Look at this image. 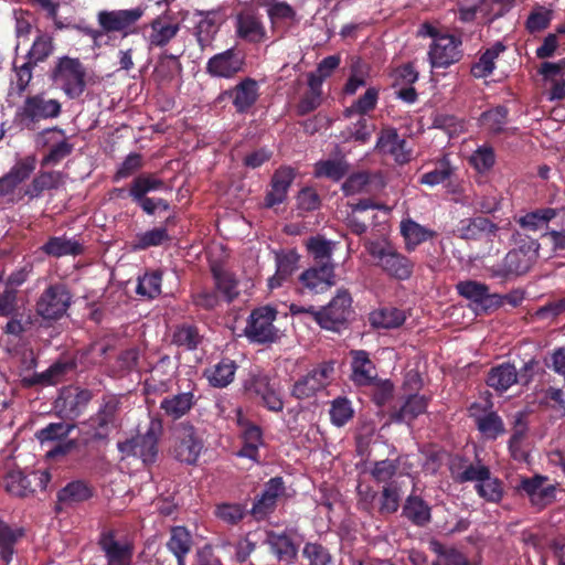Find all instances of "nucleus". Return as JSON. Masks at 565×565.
<instances>
[{"label": "nucleus", "mask_w": 565, "mask_h": 565, "mask_svg": "<svg viewBox=\"0 0 565 565\" xmlns=\"http://www.w3.org/2000/svg\"><path fill=\"white\" fill-rule=\"evenodd\" d=\"M537 239L524 237L516 241V247L510 249L503 259L489 268L493 278L511 280L530 271L539 258Z\"/></svg>", "instance_id": "obj_1"}, {"label": "nucleus", "mask_w": 565, "mask_h": 565, "mask_svg": "<svg viewBox=\"0 0 565 565\" xmlns=\"http://www.w3.org/2000/svg\"><path fill=\"white\" fill-rule=\"evenodd\" d=\"M49 78L70 99L79 98L86 89V67L78 57L63 55L54 61Z\"/></svg>", "instance_id": "obj_2"}, {"label": "nucleus", "mask_w": 565, "mask_h": 565, "mask_svg": "<svg viewBox=\"0 0 565 565\" xmlns=\"http://www.w3.org/2000/svg\"><path fill=\"white\" fill-rule=\"evenodd\" d=\"M365 249L373 258L374 265L395 280H407L414 273V262L399 253L391 243L366 241Z\"/></svg>", "instance_id": "obj_3"}, {"label": "nucleus", "mask_w": 565, "mask_h": 565, "mask_svg": "<svg viewBox=\"0 0 565 565\" xmlns=\"http://www.w3.org/2000/svg\"><path fill=\"white\" fill-rule=\"evenodd\" d=\"M162 435L161 419H151L145 434H139L125 441H119L117 448L122 457H136L148 466L156 462L159 454V440Z\"/></svg>", "instance_id": "obj_4"}, {"label": "nucleus", "mask_w": 565, "mask_h": 565, "mask_svg": "<svg viewBox=\"0 0 565 565\" xmlns=\"http://www.w3.org/2000/svg\"><path fill=\"white\" fill-rule=\"evenodd\" d=\"M166 189L162 179L152 173H141L136 177L129 188V196L131 200L148 215H153L158 209L168 211L170 204L161 198H149L148 193Z\"/></svg>", "instance_id": "obj_5"}, {"label": "nucleus", "mask_w": 565, "mask_h": 565, "mask_svg": "<svg viewBox=\"0 0 565 565\" xmlns=\"http://www.w3.org/2000/svg\"><path fill=\"white\" fill-rule=\"evenodd\" d=\"M62 113V104L55 98H47L44 93L28 96L17 110V118L28 129H34L42 120L55 119Z\"/></svg>", "instance_id": "obj_6"}, {"label": "nucleus", "mask_w": 565, "mask_h": 565, "mask_svg": "<svg viewBox=\"0 0 565 565\" xmlns=\"http://www.w3.org/2000/svg\"><path fill=\"white\" fill-rule=\"evenodd\" d=\"M243 388L248 398L257 401L267 411L282 412L284 399L280 386L278 383L271 382L267 374H252L245 380Z\"/></svg>", "instance_id": "obj_7"}, {"label": "nucleus", "mask_w": 565, "mask_h": 565, "mask_svg": "<svg viewBox=\"0 0 565 565\" xmlns=\"http://www.w3.org/2000/svg\"><path fill=\"white\" fill-rule=\"evenodd\" d=\"M204 439L192 424H181L174 434L171 446L172 457L184 465L195 466L204 450Z\"/></svg>", "instance_id": "obj_8"}, {"label": "nucleus", "mask_w": 565, "mask_h": 565, "mask_svg": "<svg viewBox=\"0 0 565 565\" xmlns=\"http://www.w3.org/2000/svg\"><path fill=\"white\" fill-rule=\"evenodd\" d=\"M38 148H47V152L40 161L41 168L54 167L71 156L74 145L68 141L65 130L54 126L45 128L35 136Z\"/></svg>", "instance_id": "obj_9"}, {"label": "nucleus", "mask_w": 565, "mask_h": 565, "mask_svg": "<svg viewBox=\"0 0 565 565\" xmlns=\"http://www.w3.org/2000/svg\"><path fill=\"white\" fill-rule=\"evenodd\" d=\"M146 9L141 6L131 9L102 10L97 13L98 26L105 36L120 33L122 38L137 33L136 24L143 17Z\"/></svg>", "instance_id": "obj_10"}, {"label": "nucleus", "mask_w": 565, "mask_h": 565, "mask_svg": "<svg viewBox=\"0 0 565 565\" xmlns=\"http://www.w3.org/2000/svg\"><path fill=\"white\" fill-rule=\"evenodd\" d=\"M72 298L66 284H50L38 298L35 311L45 320H58L67 312Z\"/></svg>", "instance_id": "obj_11"}, {"label": "nucleus", "mask_w": 565, "mask_h": 565, "mask_svg": "<svg viewBox=\"0 0 565 565\" xmlns=\"http://www.w3.org/2000/svg\"><path fill=\"white\" fill-rule=\"evenodd\" d=\"M352 312V297L348 289H338L330 302L315 313V321L326 330L339 331Z\"/></svg>", "instance_id": "obj_12"}, {"label": "nucleus", "mask_w": 565, "mask_h": 565, "mask_svg": "<svg viewBox=\"0 0 565 565\" xmlns=\"http://www.w3.org/2000/svg\"><path fill=\"white\" fill-rule=\"evenodd\" d=\"M334 365V361L319 363L294 383L290 388V395L300 401L313 397L332 382L335 371Z\"/></svg>", "instance_id": "obj_13"}, {"label": "nucleus", "mask_w": 565, "mask_h": 565, "mask_svg": "<svg viewBox=\"0 0 565 565\" xmlns=\"http://www.w3.org/2000/svg\"><path fill=\"white\" fill-rule=\"evenodd\" d=\"M198 384L188 380L184 387L178 384L177 393L163 397L160 402V409L163 415L175 422L188 415L198 404L200 396L196 395Z\"/></svg>", "instance_id": "obj_14"}, {"label": "nucleus", "mask_w": 565, "mask_h": 565, "mask_svg": "<svg viewBox=\"0 0 565 565\" xmlns=\"http://www.w3.org/2000/svg\"><path fill=\"white\" fill-rule=\"evenodd\" d=\"M120 397L105 395L95 415L88 419V426L93 430V438L106 439L113 429L119 426Z\"/></svg>", "instance_id": "obj_15"}, {"label": "nucleus", "mask_w": 565, "mask_h": 565, "mask_svg": "<svg viewBox=\"0 0 565 565\" xmlns=\"http://www.w3.org/2000/svg\"><path fill=\"white\" fill-rule=\"evenodd\" d=\"M277 313L276 308L270 306L254 309L245 329L247 338L256 343L274 342L277 338V330L274 327Z\"/></svg>", "instance_id": "obj_16"}, {"label": "nucleus", "mask_w": 565, "mask_h": 565, "mask_svg": "<svg viewBox=\"0 0 565 565\" xmlns=\"http://www.w3.org/2000/svg\"><path fill=\"white\" fill-rule=\"evenodd\" d=\"M457 292L472 303L477 315L489 313L500 308V295L490 294L489 286L477 280H463L456 285Z\"/></svg>", "instance_id": "obj_17"}, {"label": "nucleus", "mask_w": 565, "mask_h": 565, "mask_svg": "<svg viewBox=\"0 0 565 565\" xmlns=\"http://www.w3.org/2000/svg\"><path fill=\"white\" fill-rule=\"evenodd\" d=\"M51 476L47 471H31L24 473L21 470H12L4 478L6 490L12 495L24 498L34 493L36 489L45 490Z\"/></svg>", "instance_id": "obj_18"}, {"label": "nucleus", "mask_w": 565, "mask_h": 565, "mask_svg": "<svg viewBox=\"0 0 565 565\" xmlns=\"http://www.w3.org/2000/svg\"><path fill=\"white\" fill-rule=\"evenodd\" d=\"M259 97V86L256 79L245 77L235 86L223 90L216 98L218 104L230 99L237 114H247Z\"/></svg>", "instance_id": "obj_19"}, {"label": "nucleus", "mask_w": 565, "mask_h": 565, "mask_svg": "<svg viewBox=\"0 0 565 565\" xmlns=\"http://www.w3.org/2000/svg\"><path fill=\"white\" fill-rule=\"evenodd\" d=\"M461 39L452 34L436 38L429 46L428 57L431 67L447 68L462 57Z\"/></svg>", "instance_id": "obj_20"}, {"label": "nucleus", "mask_w": 565, "mask_h": 565, "mask_svg": "<svg viewBox=\"0 0 565 565\" xmlns=\"http://www.w3.org/2000/svg\"><path fill=\"white\" fill-rule=\"evenodd\" d=\"M374 151L392 157L399 166L408 163L412 159V149L407 147V141L398 135L396 128L391 126L380 130Z\"/></svg>", "instance_id": "obj_21"}, {"label": "nucleus", "mask_w": 565, "mask_h": 565, "mask_svg": "<svg viewBox=\"0 0 565 565\" xmlns=\"http://www.w3.org/2000/svg\"><path fill=\"white\" fill-rule=\"evenodd\" d=\"M245 56L236 47L227 49L209 58L205 72L211 77L233 78L244 71Z\"/></svg>", "instance_id": "obj_22"}, {"label": "nucleus", "mask_w": 565, "mask_h": 565, "mask_svg": "<svg viewBox=\"0 0 565 565\" xmlns=\"http://www.w3.org/2000/svg\"><path fill=\"white\" fill-rule=\"evenodd\" d=\"M492 405L472 403L469 407V416L483 438L495 440L505 434V426L501 416L491 409Z\"/></svg>", "instance_id": "obj_23"}, {"label": "nucleus", "mask_w": 565, "mask_h": 565, "mask_svg": "<svg viewBox=\"0 0 565 565\" xmlns=\"http://www.w3.org/2000/svg\"><path fill=\"white\" fill-rule=\"evenodd\" d=\"M286 494L282 477H273L264 484L259 497H256L249 513L256 521H263L277 508L280 498Z\"/></svg>", "instance_id": "obj_24"}, {"label": "nucleus", "mask_w": 565, "mask_h": 565, "mask_svg": "<svg viewBox=\"0 0 565 565\" xmlns=\"http://www.w3.org/2000/svg\"><path fill=\"white\" fill-rule=\"evenodd\" d=\"M178 370V364L170 355L160 356L152 366L150 375L145 380L143 388L147 394H163L171 388L172 376Z\"/></svg>", "instance_id": "obj_25"}, {"label": "nucleus", "mask_w": 565, "mask_h": 565, "mask_svg": "<svg viewBox=\"0 0 565 565\" xmlns=\"http://www.w3.org/2000/svg\"><path fill=\"white\" fill-rule=\"evenodd\" d=\"M548 478L541 475L524 477L521 479L516 490L519 493L525 494L532 505L543 509L555 499L556 488L553 484H546Z\"/></svg>", "instance_id": "obj_26"}, {"label": "nucleus", "mask_w": 565, "mask_h": 565, "mask_svg": "<svg viewBox=\"0 0 565 565\" xmlns=\"http://www.w3.org/2000/svg\"><path fill=\"white\" fill-rule=\"evenodd\" d=\"M500 227L486 216L467 217L459 222L456 235L465 241L493 242Z\"/></svg>", "instance_id": "obj_27"}, {"label": "nucleus", "mask_w": 565, "mask_h": 565, "mask_svg": "<svg viewBox=\"0 0 565 565\" xmlns=\"http://www.w3.org/2000/svg\"><path fill=\"white\" fill-rule=\"evenodd\" d=\"M98 545L106 558V565H131L134 544L118 541L113 530L100 534Z\"/></svg>", "instance_id": "obj_28"}, {"label": "nucleus", "mask_w": 565, "mask_h": 565, "mask_svg": "<svg viewBox=\"0 0 565 565\" xmlns=\"http://www.w3.org/2000/svg\"><path fill=\"white\" fill-rule=\"evenodd\" d=\"M295 178L296 172L291 167L281 166L276 169L270 179L269 190L264 198V206L273 209L276 205L282 204L288 198V192Z\"/></svg>", "instance_id": "obj_29"}, {"label": "nucleus", "mask_w": 565, "mask_h": 565, "mask_svg": "<svg viewBox=\"0 0 565 565\" xmlns=\"http://www.w3.org/2000/svg\"><path fill=\"white\" fill-rule=\"evenodd\" d=\"M194 18H198L194 26V35L201 50L207 47L214 40L223 22L222 10H195Z\"/></svg>", "instance_id": "obj_30"}, {"label": "nucleus", "mask_w": 565, "mask_h": 565, "mask_svg": "<svg viewBox=\"0 0 565 565\" xmlns=\"http://www.w3.org/2000/svg\"><path fill=\"white\" fill-rule=\"evenodd\" d=\"M299 281L311 294H322L335 285L334 264L315 265L306 269Z\"/></svg>", "instance_id": "obj_31"}, {"label": "nucleus", "mask_w": 565, "mask_h": 565, "mask_svg": "<svg viewBox=\"0 0 565 565\" xmlns=\"http://www.w3.org/2000/svg\"><path fill=\"white\" fill-rule=\"evenodd\" d=\"M350 380L355 386H371L377 379V372L370 353L365 350H351Z\"/></svg>", "instance_id": "obj_32"}, {"label": "nucleus", "mask_w": 565, "mask_h": 565, "mask_svg": "<svg viewBox=\"0 0 565 565\" xmlns=\"http://www.w3.org/2000/svg\"><path fill=\"white\" fill-rule=\"evenodd\" d=\"M93 394L87 388L68 387L62 391L56 407L65 417H78L90 402Z\"/></svg>", "instance_id": "obj_33"}, {"label": "nucleus", "mask_w": 565, "mask_h": 565, "mask_svg": "<svg viewBox=\"0 0 565 565\" xmlns=\"http://www.w3.org/2000/svg\"><path fill=\"white\" fill-rule=\"evenodd\" d=\"M41 170L24 188L23 194L29 200L40 199L45 191L57 190L65 183V174L56 170Z\"/></svg>", "instance_id": "obj_34"}, {"label": "nucleus", "mask_w": 565, "mask_h": 565, "mask_svg": "<svg viewBox=\"0 0 565 565\" xmlns=\"http://www.w3.org/2000/svg\"><path fill=\"white\" fill-rule=\"evenodd\" d=\"M22 526L10 524L0 516V565H10L17 554V545L24 537Z\"/></svg>", "instance_id": "obj_35"}, {"label": "nucleus", "mask_w": 565, "mask_h": 565, "mask_svg": "<svg viewBox=\"0 0 565 565\" xmlns=\"http://www.w3.org/2000/svg\"><path fill=\"white\" fill-rule=\"evenodd\" d=\"M73 367L74 363L72 362L56 361L43 372H34L31 375L23 376L21 379V385L24 388L56 385Z\"/></svg>", "instance_id": "obj_36"}, {"label": "nucleus", "mask_w": 565, "mask_h": 565, "mask_svg": "<svg viewBox=\"0 0 565 565\" xmlns=\"http://www.w3.org/2000/svg\"><path fill=\"white\" fill-rule=\"evenodd\" d=\"M385 185L384 178L381 172L358 171L351 173L341 185V191L345 196L358 193L370 192L372 186L381 189Z\"/></svg>", "instance_id": "obj_37"}, {"label": "nucleus", "mask_w": 565, "mask_h": 565, "mask_svg": "<svg viewBox=\"0 0 565 565\" xmlns=\"http://www.w3.org/2000/svg\"><path fill=\"white\" fill-rule=\"evenodd\" d=\"M151 32L148 36L150 46L163 47L172 39H174L180 31V24L170 14H160L151 20L149 23Z\"/></svg>", "instance_id": "obj_38"}, {"label": "nucleus", "mask_w": 565, "mask_h": 565, "mask_svg": "<svg viewBox=\"0 0 565 565\" xmlns=\"http://www.w3.org/2000/svg\"><path fill=\"white\" fill-rule=\"evenodd\" d=\"M210 270L220 298L227 303L233 302L239 296V282L235 274L218 263L211 264Z\"/></svg>", "instance_id": "obj_39"}, {"label": "nucleus", "mask_w": 565, "mask_h": 565, "mask_svg": "<svg viewBox=\"0 0 565 565\" xmlns=\"http://www.w3.org/2000/svg\"><path fill=\"white\" fill-rule=\"evenodd\" d=\"M428 407V398L419 394H409L401 407H393L390 418L393 423L411 425Z\"/></svg>", "instance_id": "obj_40"}, {"label": "nucleus", "mask_w": 565, "mask_h": 565, "mask_svg": "<svg viewBox=\"0 0 565 565\" xmlns=\"http://www.w3.org/2000/svg\"><path fill=\"white\" fill-rule=\"evenodd\" d=\"M399 232L404 238L405 249L414 252L420 244L437 236V232L427 228L412 218H404L399 224Z\"/></svg>", "instance_id": "obj_41"}, {"label": "nucleus", "mask_w": 565, "mask_h": 565, "mask_svg": "<svg viewBox=\"0 0 565 565\" xmlns=\"http://www.w3.org/2000/svg\"><path fill=\"white\" fill-rule=\"evenodd\" d=\"M516 367L510 362H503L492 366L487 375V385L498 394L505 393L518 382Z\"/></svg>", "instance_id": "obj_42"}, {"label": "nucleus", "mask_w": 565, "mask_h": 565, "mask_svg": "<svg viewBox=\"0 0 565 565\" xmlns=\"http://www.w3.org/2000/svg\"><path fill=\"white\" fill-rule=\"evenodd\" d=\"M402 516L416 526H425L431 521V508L420 497L412 492L403 504Z\"/></svg>", "instance_id": "obj_43"}, {"label": "nucleus", "mask_w": 565, "mask_h": 565, "mask_svg": "<svg viewBox=\"0 0 565 565\" xmlns=\"http://www.w3.org/2000/svg\"><path fill=\"white\" fill-rule=\"evenodd\" d=\"M238 365L236 362L225 356L206 369L204 371V376L212 387L224 388L234 381Z\"/></svg>", "instance_id": "obj_44"}, {"label": "nucleus", "mask_w": 565, "mask_h": 565, "mask_svg": "<svg viewBox=\"0 0 565 565\" xmlns=\"http://www.w3.org/2000/svg\"><path fill=\"white\" fill-rule=\"evenodd\" d=\"M56 43L53 34L38 30L34 40L24 58L36 66L46 62L55 52Z\"/></svg>", "instance_id": "obj_45"}, {"label": "nucleus", "mask_w": 565, "mask_h": 565, "mask_svg": "<svg viewBox=\"0 0 565 565\" xmlns=\"http://www.w3.org/2000/svg\"><path fill=\"white\" fill-rule=\"evenodd\" d=\"M236 33L238 38L250 43H260L266 38V29L263 22L252 13H241L237 15Z\"/></svg>", "instance_id": "obj_46"}, {"label": "nucleus", "mask_w": 565, "mask_h": 565, "mask_svg": "<svg viewBox=\"0 0 565 565\" xmlns=\"http://www.w3.org/2000/svg\"><path fill=\"white\" fill-rule=\"evenodd\" d=\"M267 542L271 553L276 555L278 561L290 564L297 558V546L286 533L270 531L267 535Z\"/></svg>", "instance_id": "obj_47"}, {"label": "nucleus", "mask_w": 565, "mask_h": 565, "mask_svg": "<svg viewBox=\"0 0 565 565\" xmlns=\"http://www.w3.org/2000/svg\"><path fill=\"white\" fill-rule=\"evenodd\" d=\"M203 339L199 327L188 322L175 326L172 333V343L186 351L196 350L202 344Z\"/></svg>", "instance_id": "obj_48"}, {"label": "nucleus", "mask_w": 565, "mask_h": 565, "mask_svg": "<svg viewBox=\"0 0 565 565\" xmlns=\"http://www.w3.org/2000/svg\"><path fill=\"white\" fill-rule=\"evenodd\" d=\"M41 250L51 257L60 258L63 256H77L84 250L83 246L75 239L66 236H52L41 247Z\"/></svg>", "instance_id": "obj_49"}, {"label": "nucleus", "mask_w": 565, "mask_h": 565, "mask_svg": "<svg viewBox=\"0 0 565 565\" xmlns=\"http://www.w3.org/2000/svg\"><path fill=\"white\" fill-rule=\"evenodd\" d=\"M166 545L177 558L178 565H185V556L190 553L192 546L189 531L184 526H173Z\"/></svg>", "instance_id": "obj_50"}, {"label": "nucleus", "mask_w": 565, "mask_h": 565, "mask_svg": "<svg viewBox=\"0 0 565 565\" xmlns=\"http://www.w3.org/2000/svg\"><path fill=\"white\" fill-rule=\"evenodd\" d=\"M276 273L269 279V287L276 288L281 285L297 268L299 255L295 249L276 253Z\"/></svg>", "instance_id": "obj_51"}, {"label": "nucleus", "mask_w": 565, "mask_h": 565, "mask_svg": "<svg viewBox=\"0 0 565 565\" xmlns=\"http://www.w3.org/2000/svg\"><path fill=\"white\" fill-rule=\"evenodd\" d=\"M406 320L403 310L395 307H383L370 313L369 321L376 329L399 328Z\"/></svg>", "instance_id": "obj_52"}, {"label": "nucleus", "mask_w": 565, "mask_h": 565, "mask_svg": "<svg viewBox=\"0 0 565 565\" xmlns=\"http://www.w3.org/2000/svg\"><path fill=\"white\" fill-rule=\"evenodd\" d=\"M557 217L553 207H541L525 213L516 220V223L526 231L537 232L548 228L551 221Z\"/></svg>", "instance_id": "obj_53"}, {"label": "nucleus", "mask_w": 565, "mask_h": 565, "mask_svg": "<svg viewBox=\"0 0 565 565\" xmlns=\"http://www.w3.org/2000/svg\"><path fill=\"white\" fill-rule=\"evenodd\" d=\"M504 51V44L495 42L480 55L477 62L471 65V75L476 78H486L490 76L495 67V60Z\"/></svg>", "instance_id": "obj_54"}, {"label": "nucleus", "mask_w": 565, "mask_h": 565, "mask_svg": "<svg viewBox=\"0 0 565 565\" xmlns=\"http://www.w3.org/2000/svg\"><path fill=\"white\" fill-rule=\"evenodd\" d=\"M171 241L167 227H153L146 232L136 234L131 248L135 252L146 250L151 247H158Z\"/></svg>", "instance_id": "obj_55"}, {"label": "nucleus", "mask_w": 565, "mask_h": 565, "mask_svg": "<svg viewBox=\"0 0 565 565\" xmlns=\"http://www.w3.org/2000/svg\"><path fill=\"white\" fill-rule=\"evenodd\" d=\"M509 119V108L503 105H498L483 111L480 116L481 125L492 136H498L505 131V125Z\"/></svg>", "instance_id": "obj_56"}, {"label": "nucleus", "mask_w": 565, "mask_h": 565, "mask_svg": "<svg viewBox=\"0 0 565 565\" xmlns=\"http://www.w3.org/2000/svg\"><path fill=\"white\" fill-rule=\"evenodd\" d=\"M94 489L83 480L68 482L57 492V500L64 504L86 501L93 497Z\"/></svg>", "instance_id": "obj_57"}, {"label": "nucleus", "mask_w": 565, "mask_h": 565, "mask_svg": "<svg viewBox=\"0 0 565 565\" xmlns=\"http://www.w3.org/2000/svg\"><path fill=\"white\" fill-rule=\"evenodd\" d=\"M266 13L271 26L280 23H294L297 21V11L286 1L264 0Z\"/></svg>", "instance_id": "obj_58"}, {"label": "nucleus", "mask_w": 565, "mask_h": 565, "mask_svg": "<svg viewBox=\"0 0 565 565\" xmlns=\"http://www.w3.org/2000/svg\"><path fill=\"white\" fill-rule=\"evenodd\" d=\"M349 163L345 159L320 160L315 164L313 174L316 178H327L333 182H339L349 172Z\"/></svg>", "instance_id": "obj_59"}, {"label": "nucleus", "mask_w": 565, "mask_h": 565, "mask_svg": "<svg viewBox=\"0 0 565 565\" xmlns=\"http://www.w3.org/2000/svg\"><path fill=\"white\" fill-rule=\"evenodd\" d=\"M401 498L402 488L397 481H391L384 484L380 494V515L386 516L396 513L401 505Z\"/></svg>", "instance_id": "obj_60"}, {"label": "nucleus", "mask_w": 565, "mask_h": 565, "mask_svg": "<svg viewBox=\"0 0 565 565\" xmlns=\"http://www.w3.org/2000/svg\"><path fill=\"white\" fill-rule=\"evenodd\" d=\"M36 65L32 64L26 58H24V62L21 64L13 62V75L10 79V87L19 97L26 92L30 83L33 79V71Z\"/></svg>", "instance_id": "obj_61"}, {"label": "nucleus", "mask_w": 565, "mask_h": 565, "mask_svg": "<svg viewBox=\"0 0 565 565\" xmlns=\"http://www.w3.org/2000/svg\"><path fill=\"white\" fill-rule=\"evenodd\" d=\"M308 254L313 258L316 265L333 264V243L321 235L311 236L306 242Z\"/></svg>", "instance_id": "obj_62"}, {"label": "nucleus", "mask_w": 565, "mask_h": 565, "mask_svg": "<svg viewBox=\"0 0 565 565\" xmlns=\"http://www.w3.org/2000/svg\"><path fill=\"white\" fill-rule=\"evenodd\" d=\"M246 504L239 502H222L215 504L214 516L227 525H237L247 515Z\"/></svg>", "instance_id": "obj_63"}, {"label": "nucleus", "mask_w": 565, "mask_h": 565, "mask_svg": "<svg viewBox=\"0 0 565 565\" xmlns=\"http://www.w3.org/2000/svg\"><path fill=\"white\" fill-rule=\"evenodd\" d=\"M475 490L481 499L490 503H499L504 497L502 480L493 477L491 472L483 481L475 484Z\"/></svg>", "instance_id": "obj_64"}]
</instances>
